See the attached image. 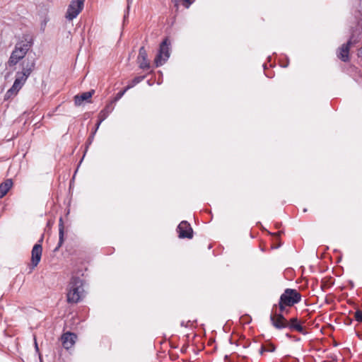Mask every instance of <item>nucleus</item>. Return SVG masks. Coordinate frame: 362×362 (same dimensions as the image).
<instances>
[{
  "mask_svg": "<svg viewBox=\"0 0 362 362\" xmlns=\"http://www.w3.org/2000/svg\"><path fill=\"white\" fill-rule=\"evenodd\" d=\"M34 37L33 35L25 33L16 43L14 49L7 61V66L9 68L15 67L20 63L21 70L16 73L15 80L13 86L9 88L6 97L10 98L16 95L25 83L28 77L35 69V59H25L28 51L33 47Z\"/></svg>",
  "mask_w": 362,
  "mask_h": 362,
  "instance_id": "nucleus-1",
  "label": "nucleus"
},
{
  "mask_svg": "<svg viewBox=\"0 0 362 362\" xmlns=\"http://www.w3.org/2000/svg\"><path fill=\"white\" fill-rule=\"evenodd\" d=\"M84 297L83 280L78 276H72L67 286V302L77 303Z\"/></svg>",
  "mask_w": 362,
  "mask_h": 362,
  "instance_id": "nucleus-2",
  "label": "nucleus"
},
{
  "mask_svg": "<svg viewBox=\"0 0 362 362\" xmlns=\"http://www.w3.org/2000/svg\"><path fill=\"white\" fill-rule=\"evenodd\" d=\"M170 42L168 37L160 43L158 53L154 59L156 67L162 66L170 57Z\"/></svg>",
  "mask_w": 362,
  "mask_h": 362,
  "instance_id": "nucleus-3",
  "label": "nucleus"
},
{
  "mask_svg": "<svg viewBox=\"0 0 362 362\" xmlns=\"http://www.w3.org/2000/svg\"><path fill=\"white\" fill-rule=\"evenodd\" d=\"M280 299L288 307H291L301 300V294L296 289L286 288L281 295Z\"/></svg>",
  "mask_w": 362,
  "mask_h": 362,
  "instance_id": "nucleus-4",
  "label": "nucleus"
},
{
  "mask_svg": "<svg viewBox=\"0 0 362 362\" xmlns=\"http://www.w3.org/2000/svg\"><path fill=\"white\" fill-rule=\"evenodd\" d=\"M85 0H71L68 6L65 18L69 21L76 18L82 11Z\"/></svg>",
  "mask_w": 362,
  "mask_h": 362,
  "instance_id": "nucleus-5",
  "label": "nucleus"
},
{
  "mask_svg": "<svg viewBox=\"0 0 362 362\" xmlns=\"http://www.w3.org/2000/svg\"><path fill=\"white\" fill-rule=\"evenodd\" d=\"M43 241V235L38 240V243H36L31 251V264L33 267H35L37 266L39 262H40L42 252V243Z\"/></svg>",
  "mask_w": 362,
  "mask_h": 362,
  "instance_id": "nucleus-6",
  "label": "nucleus"
},
{
  "mask_svg": "<svg viewBox=\"0 0 362 362\" xmlns=\"http://www.w3.org/2000/svg\"><path fill=\"white\" fill-rule=\"evenodd\" d=\"M270 321L272 325L277 329L287 328L288 320L282 313L272 312L270 315Z\"/></svg>",
  "mask_w": 362,
  "mask_h": 362,
  "instance_id": "nucleus-7",
  "label": "nucleus"
},
{
  "mask_svg": "<svg viewBox=\"0 0 362 362\" xmlns=\"http://www.w3.org/2000/svg\"><path fill=\"white\" fill-rule=\"evenodd\" d=\"M180 238H192L193 237V230L189 223L186 221H182L178 225L177 228Z\"/></svg>",
  "mask_w": 362,
  "mask_h": 362,
  "instance_id": "nucleus-8",
  "label": "nucleus"
},
{
  "mask_svg": "<svg viewBox=\"0 0 362 362\" xmlns=\"http://www.w3.org/2000/svg\"><path fill=\"white\" fill-rule=\"evenodd\" d=\"M355 40L354 38L352 40H349L348 42L345 44H343L341 47L339 49V52L337 54V57L344 62H346L349 60V49L352 42H354Z\"/></svg>",
  "mask_w": 362,
  "mask_h": 362,
  "instance_id": "nucleus-9",
  "label": "nucleus"
},
{
  "mask_svg": "<svg viewBox=\"0 0 362 362\" xmlns=\"http://www.w3.org/2000/svg\"><path fill=\"white\" fill-rule=\"evenodd\" d=\"M137 60L139 63V67L141 69H148L150 68V64L147 59V52L144 47H141L139 49Z\"/></svg>",
  "mask_w": 362,
  "mask_h": 362,
  "instance_id": "nucleus-10",
  "label": "nucleus"
},
{
  "mask_svg": "<svg viewBox=\"0 0 362 362\" xmlns=\"http://www.w3.org/2000/svg\"><path fill=\"white\" fill-rule=\"evenodd\" d=\"M355 40L354 42H352V45H355L360 42L362 38V21H358L354 28L351 30V35L349 40Z\"/></svg>",
  "mask_w": 362,
  "mask_h": 362,
  "instance_id": "nucleus-11",
  "label": "nucleus"
},
{
  "mask_svg": "<svg viewBox=\"0 0 362 362\" xmlns=\"http://www.w3.org/2000/svg\"><path fill=\"white\" fill-rule=\"evenodd\" d=\"M287 328L291 331H297L303 334H305L303 327L297 317H292L287 321Z\"/></svg>",
  "mask_w": 362,
  "mask_h": 362,
  "instance_id": "nucleus-12",
  "label": "nucleus"
},
{
  "mask_svg": "<svg viewBox=\"0 0 362 362\" xmlns=\"http://www.w3.org/2000/svg\"><path fill=\"white\" fill-rule=\"evenodd\" d=\"M76 335L74 333L66 332L62 336V341L63 346L66 349L71 348L75 343Z\"/></svg>",
  "mask_w": 362,
  "mask_h": 362,
  "instance_id": "nucleus-13",
  "label": "nucleus"
},
{
  "mask_svg": "<svg viewBox=\"0 0 362 362\" xmlns=\"http://www.w3.org/2000/svg\"><path fill=\"white\" fill-rule=\"evenodd\" d=\"M95 91L93 90H91L90 91L84 92L81 93V95H76L74 97V103L76 105L79 106L81 105L83 102H90V100L93 95L94 94Z\"/></svg>",
  "mask_w": 362,
  "mask_h": 362,
  "instance_id": "nucleus-14",
  "label": "nucleus"
},
{
  "mask_svg": "<svg viewBox=\"0 0 362 362\" xmlns=\"http://www.w3.org/2000/svg\"><path fill=\"white\" fill-rule=\"evenodd\" d=\"M13 186L11 179H7L0 185V198L4 197Z\"/></svg>",
  "mask_w": 362,
  "mask_h": 362,
  "instance_id": "nucleus-15",
  "label": "nucleus"
},
{
  "mask_svg": "<svg viewBox=\"0 0 362 362\" xmlns=\"http://www.w3.org/2000/svg\"><path fill=\"white\" fill-rule=\"evenodd\" d=\"M114 106L112 105V102H110L98 114V119H100V122H103L108 117L110 113L112 112Z\"/></svg>",
  "mask_w": 362,
  "mask_h": 362,
  "instance_id": "nucleus-16",
  "label": "nucleus"
},
{
  "mask_svg": "<svg viewBox=\"0 0 362 362\" xmlns=\"http://www.w3.org/2000/svg\"><path fill=\"white\" fill-rule=\"evenodd\" d=\"M64 225L62 218H60L59 220V243L57 247L55 248V250H57L64 243Z\"/></svg>",
  "mask_w": 362,
  "mask_h": 362,
  "instance_id": "nucleus-17",
  "label": "nucleus"
},
{
  "mask_svg": "<svg viewBox=\"0 0 362 362\" xmlns=\"http://www.w3.org/2000/svg\"><path fill=\"white\" fill-rule=\"evenodd\" d=\"M144 78H145L144 76H136L135 78H134L132 79V81L129 82V83L127 86L126 88L128 90L133 88L134 86H136V84H138L139 83L142 81L144 79Z\"/></svg>",
  "mask_w": 362,
  "mask_h": 362,
  "instance_id": "nucleus-18",
  "label": "nucleus"
},
{
  "mask_svg": "<svg viewBox=\"0 0 362 362\" xmlns=\"http://www.w3.org/2000/svg\"><path fill=\"white\" fill-rule=\"evenodd\" d=\"M276 349V347L273 344H269L265 346H262L261 348V354H262L264 351L267 352H274Z\"/></svg>",
  "mask_w": 362,
  "mask_h": 362,
  "instance_id": "nucleus-19",
  "label": "nucleus"
},
{
  "mask_svg": "<svg viewBox=\"0 0 362 362\" xmlns=\"http://www.w3.org/2000/svg\"><path fill=\"white\" fill-rule=\"evenodd\" d=\"M127 90H128V89L127 88H125L124 89L118 92L117 93V95H115L114 100L112 101V103L118 101L124 95V93L127 92Z\"/></svg>",
  "mask_w": 362,
  "mask_h": 362,
  "instance_id": "nucleus-20",
  "label": "nucleus"
},
{
  "mask_svg": "<svg viewBox=\"0 0 362 362\" xmlns=\"http://www.w3.org/2000/svg\"><path fill=\"white\" fill-rule=\"evenodd\" d=\"M354 318L356 321L362 322V310H357L354 313Z\"/></svg>",
  "mask_w": 362,
  "mask_h": 362,
  "instance_id": "nucleus-21",
  "label": "nucleus"
},
{
  "mask_svg": "<svg viewBox=\"0 0 362 362\" xmlns=\"http://www.w3.org/2000/svg\"><path fill=\"white\" fill-rule=\"evenodd\" d=\"M286 307H288L287 305L284 304L281 300L279 298V313H284V310H285V308Z\"/></svg>",
  "mask_w": 362,
  "mask_h": 362,
  "instance_id": "nucleus-22",
  "label": "nucleus"
},
{
  "mask_svg": "<svg viewBox=\"0 0 362 362\" xmlns=\"http://www.w3.org/2000/svg\"><path fill=\"white\" fill-rule=\"evenodd\" d=\"M183 5L185 8H188L189 6L195 1V0H182Z\"/></svg>",
  "mask_w": 362,
  "mask_h": 362,
  "instance_id": "nucleus-23",
  "label": "nucleus"
},
{
  "mask_svg": "<svg viewBox=\"0 0 362 362\" xmlns=\"http://www.w3.org/2000/svg\"><path fill=\"white\" fill-rule=\"evenodd\" d=\"M103 122H100V119H98V121L96 124V127H95V132H93V134L95 133V132L98 130V129L99 128V126L100 125V124L102 123Z\"/></svg>",
  "mask_w": 362,
  "mask_h": 362,
  "instance_id": "nucleus-24",
  "label": "nucleus"
},
{
  "mask_svg": "<svg viewBox=\"0 0 362 362\" xmlns=\"http://www.w3.org/2000/svg\"><path fill=\"white\" fill-rule=\"evenodd\" d=\"M358 57H362V47L358 49Z\"/></svg>",
  "mask_w": 362,
  "mask_h": 362,
  "instance_id": "nucleus-25",
  "label": "nucleus"
},
{
  "mask_svg": "<svg viewBox=\"0 0 362 362\" xmlns=\"http://www.w3.org/2000/svg\"><path fill=\"white\" fill-rule=\"evenodd\" d=\"M179 1L180 0H173V1L175 3V6L177 7L178 6Z\"/></svg>",
  "mask_w": 362,
  "mask_h": 362,
  "instance_id": "nucleus-26",
  "label": "nucleus"
},
{
  "mask_svg": "<svg viewBox=\"0 0 362 362\" xmlns=\"http://www.w3.org/2000/svg\"><path fill=\"white\" fill-rule=\"evenodd\" d=\"M35 349H36L37 350H38V346H37V342H36V341L35 342Z\"/></svg>",
  "mask_w": 362,
  "mask_h": 362,
  "instance_id": "nucleus-27",
  "label": "nucleus"
},
{
  "mask_svg": "<svg viewBox=\"0 0 362 362\" xmlns=\"http://www.w3.org/2000/svg\"><path fill=\"white\" fill-rule=\"evenodd\" d=\"M286 335L287 337H289V338L291 337V335L290 334H286Z\"/></svg>",
  "mask_w": 362,
  "mask_h": 362,
  "instance_id": "nucleus-28",
  "label": "nucleus"
}]
</instances>
